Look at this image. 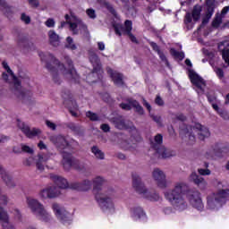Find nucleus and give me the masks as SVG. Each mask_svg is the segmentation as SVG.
<instances>
[{"mask_svg":"<svg viewBox=\"0 0 229 229\" xmlns=\"http://www.w3.org/2000/svg\"><path fill=\"white\" fill-rule=\"evenodd\" d=\"M46 125L47 128H49V130H52L53 131L56 130V124L49 120L46 121Z\"/></svg>","mask_w":229,"mask_h":229,"instance_id":"nucleus-49","label":"nucleus"},{"mask_svg":"<svg viewBox=\"0 0 229 229\" xmlns=\"http://www.w3.org/2000/svg\"><path fill=\"white\" fill-rule=\"evenodd\" d=\"M47 28H55V20L53 18H49L45 22Z\"/></svg>","mask_w":229,"mask_h":229,"instance_id":"nucleus-50","label":"nucleus"},{"mask_svg":"<svg viewBox=\"0 0 229 229\" xmlns=\"http://www.w3.org/2000/svg\"><path fill=\"white\" fill-rule=\"evenodd\" d=\"M47 160V159H46L43 155H38V159L36 161V167L38 171H44V164H46Z\"/></svg>","mask_w":229,"mask_h":229,"instance_id":"nucleus-35","label":"nucleus"},{"mask_svg":"<svg viewBox=\"0 0 229 229\" xmlns=\"http://www.w3.org/2000/svg\"><path fill=\"white\" fill-rule=\"evenodd\" d=\"M49 42L54 47H57L60 44V36L55 30L48 31Z\"/></svg>","mask_w":229,"mask_h":229,"instance_id":"nucleus-28","label":"nucleus"},{"mask_svg":"<svg viewBox=\"0 0 229 229\" xmlns=\"http://www.w3.org/2000/svg\"><path fill=\"white\" fill-rule=\"evenodd\" d=\"M186 191V196L192 207L202 212L205 206L201 200V193L197 190H187V185L183 182H179L171 191L165 193V198L169 200L175 210H185L187 208V201L183 199V194Z\"/></svg>","mask_w":229,"mask_h":229,"instance_id":"nucleus-1","label":"nucleus"},{"mask_svg":"<svg viewBox=\"0 0 229 229\" xmlns=\"http://www.w3.org/2000/svg\"><path fill=\"white\" fill-rule=\"evenodd\" d=\"M29 4H30V6H32L33 8H38V6L40 5V3L38 2V0H28Z\"/></svg>","mask_w":229,"mask_h":229,"instance_id":"nucleus-53","label":"nucleus"},{"mask_svg":"<svg viewBox=\"0 0 229 229\" xmlns=\"http://www.w3.org/2000/svg\"><path fill=\"white\" fill-rule=\"evenodd\" d=\"M214 72H216L218 80H223L225 78V71L222 68L215 67Z\"/></svg>","mask_w":229,"mask_h":229,"instance_id":"nucleus-45","label":"nucleus"},{"mask_svg":"<svg viewBox=\"0 0 229 229\" xmlns=\"http://www.w3.org/2000/svg\"><path fill=\"white\" fill-rule=\"evenodd\" d=\"M223 24V16H221L219 13H217L215 18L212 21L211 26L212 28H219Z\"/></svg>","mask_w":229,"mask_h":229,"instance_id":"nucleus-39","label":"nucleus"},{"mask_svg":"<svg viewBox=\"0 0 229 229\" xmlns=\"http://www.w3.org/2000/svg\"><path fill=\"white\" fill-rule=\"evenodd\" d=\"M0 176H2V180L4 182L5 185L9 188L15 187V182L11 175L8 174L5 169L0 165Z\"/></svg>","mask_w":229,"mask_h":229,"instance_id":"nucleus-23","label":"nucleus"},{"mask_svg":"<svg viewBox=\"0 0 229 229\" xmlns=\"http://www.w3.org/2000/svg\"><path fill=\"white\" fill-rule=\"evenodd\" d=\"M89 62L93 65L92 72L88 75L87 79L94 78L90 81L91 83H98L99 80L103 79V70L101 69V60L95 52H89Z\"/></svg>","mask_w":229,"mask_h":229,"instance_id":"nucleus-8","label":"nucleus"},{"mask_svg":"<svg viewBox=\"0 0 229 229\" xmlns=\"http://www.w3.org/2000/svg\"><path fill=\"white\" fill-rule=\"evenodd\" d=\"M0 221L2 223L3 229H15V227L10 224V217L8 216V213L1 206H0Z\"/></svg>","mask_w":229,"mask_h":229,"instance_id":"nucleus-19","label":"nucleus"},{"mask_svg":"<svg viewBox=\"0 0 229 229\" xmlns=\"http://www.w3.org/2000/svg\"><path fill=\"white\" fill-rule=\"evenodd\" d=\"M0 201H2V205H8V197L6 195L0 196Z\"/></svg>","mask_w":229,"mask_h":229,"instance_id":"nucleus-56","label":"nucleus"},{"mask_svg":"<svg viewBox=\"0 0 229 229\" xmlns=\"http://www.w3.org/2000/svg\"><path fill=\"white\" fill-rule=\"evenodd\" d=\"M206 6L208 12H213L216 10V0H206Z\"/></svg>","mask_w":229,"mask_h":229,"instance_id":"nucleus-44","label":"nucleus"},{"mask_svg":"<svg viewBox=\"0 0 229 229\" xmlns=\"http://www.w3.org/2000/svg\"><path fill=\"white\" fill-rule=\"evenodd\" d=\"M0 6L1 8H3L4 15H6V17H12V15H13V11H12V7L9 6L6 1L0 0Z\"/></svg>","mask_w":229,"mask_h":229,"instance_id":"nucleus-33","label":"nucleus"},{"mask_svg":"<svg viewBox=\"0 0 229 229\" xmlns=\"http://www.w3.org/2000/svg\"><path fill=\"white\" fill-rule=\"evenodd\" d=\"M52 210L57 219H59V221H61V223H63L64 225L71 221V218L69 217V212H67V210H65V208H64L60 204H52Z\"/></svg>","mask_w":229,"mask_h":229,"instance_id":"nucleus-14","label":"nucleus"},{"mask_svg":"<svg viewBox=\"0 0 229 229\" xmlns=\"http://www.w3.org/2000/svg\"><path fill=\"white\" fill-rule=\"evenodd\" d=\"M132 187L138 192V194H143L144 198L146 199H148V201H158L160 199V195L157 192H149L148 191V189H146V186L143 184L142 180L140 179V176L137 174V173H132Z\"/></svg>","mask_w":229,"mask_h":229,"instance_id":"nucleus-7","label":"nucleus"},{"mask_svg":"<svg viewBox=\"0 0 229 229\" xmlns=\"http://www.w3.org/2000/svg\"><path fill=\"white\" fill-rule=\"evenodd\" d=\"M229 12V6H225L222 11H221V14H219L221 17H225V15H226V13H228Z\"/></svg>","mask_w":229,"mask_h":229,"instance_id":"nucleus-59","label":"nucleus"},{"mask_svg":"<svg viewBox=\"0 0 229 229\" xmlns=\"http://www.w3.org/2000/svg\"><path fill=\"white\" fill-rule=\"evenodd\" d=\"M193 130H198V137L199 140H205L210 137V131L208 128L201 125V123H195Z\"/></svg>","mask_w":229,"mask_h":229,"instance_id":"nucleus-20","label":"nucleus"},{"mask_svg":"<svg viewBox=\"0 0 229 229\" xmlns=\"http://www.w3.org/2000/svg\"><path fill=\"white\" fill-rule=\"evenodd\" d=\"M66 42L67 44L65 45V47H67V49H71L72 51H75L76 45L74 44V40L72 39V38L67 37Z\"/></svg>","mask_w":229,"mask_h":229,"instance_id":"nucleus-42","label":"nucleus"},{"mask_svg":"<svg viewBox=\"0 0 229 229\" xmlns=\"http://www.w3.org/2000/svg\"><path fill=\"white\" fill-rule=\"evenodd\" d=\"M219 114L221 117H223V119H225V121L229 119L228 116V113H226V111H220Z\"/></svg>","mask_w":229,"mask_h":229,"instance_id":"nucleus-60","label":"nucleus"},{"mask_svg":"<svg viewBox=\"0 0 229 229\" xmlns=\"http://www.w3.org/2000/svg\"><path fill=\"white\" fill-rule=\"evenodd\" d=\"M100 129L104 133H108V131H110V125H108V123H102Z\"/></svg>","mask_w":229,"mask_h":229,"instance_id":"nucleus-51","label":"nucleus"},{"mask_svg":"<svg viewBox=\"0 0 229 229\" xmlns=\"http://www.w3.org/2000/svg\"><path fill=\"white\" fill-rule=\"evenodd\" d=\"M103 183H105V179L100 176H98L93 180V193L95 195V199L97 203H98L101 210L105 212V210L114 208V201L108 195L102 192Z\"/></svg>","mask_w":229,"mask_h":229,"instance_id":"nucleus-6","label":"nucleus"},{"mask_svg":"<svg viewBox=\"0 0 229 229\" xmlns=\"http://www.w3.org/2000/svg\"><path fill=\"white\" fill-rule=\"evenodd\" d=\"M228 199H229V189L220 190L215 195L214 199L210 197L208 198V206L209 207V208H215L216 203H219V205H225L226 201H228Z\"/></svg>","mask_w":229,"mask_h":229,"instance_id":"nucleus-12","label":"nucleus"},{"mask_svg":"<svg viewBox=\"0 0 229 229\" xmlns=\"http://www.w3.org/2000/svg\"><path fill=\"white\" fill-rule=\"evenodd\" d=\"M18 46H20V47H24V49L28 48V46H30V44H31V46H33V43H30V41H28V37L24 36V34L22 33H18Z\"/></svg>","mask_w":229,"mask_h":229,"instance_id":"nucleus-31","label":"nucleus"},{"mask_svg":"<svg viewBox=\"0 0 229 229\" xmlns=\"http://www.w3.org/2000/svg\"><path fill=\"white\" fill-rule=\"evenodd\" d=\"M190 181L192 182L195 185H198L199 189H205L207 187V181L196 172H192L190 175Z\"/></svg>","mask_w":229,"mask_h":229,"instance_id":"nucleus-21","label":"nucleus"},{"mask_svg":"<svg viewBox=\"0 0 229 229\" xmlns=\"http://www.w3.org/2000/svg\"><path fill=\"white\" fill-rule=\"evenodd\" d=\"M212 15H214V12H212V11H207L206 12V15L202 19V22L199 25V27L198 28V31H199V30H201V28H204L205 25L208 24L210 19H212Z\"/></svg>","mask_w":229,"mask_h":229,"instance_id":"nucleus-36","label":"nucleus"},{"mask_svg":"<svg viewBox=\"0 0 229 229\" xmlns=\"http://www.w3.org/2000/svg\"><path fill=\"white\" fill-rule=\"evenodd\" d=\"M155 103L158 106H164V100L162 99V98L160 96H157V98L155 99Z\"/></svg>","mask_w":229,"mask_h":229,"instance_id":"nucleus-52","label":"nucleus"},{"mask_svg":"<svg viewBox=\"0 0 229 229\" xmlns=\"http://www.w3.org/2000/svg\"><path fill=\"white\" fill-rule=\"evenodd\" d=\"M13 151L14 153H21V151H23V153H30V155L33 153V149L28 145H22L21 148H17V147H14L13 148Z\"/></svg>","mask_w":229,"mask_h":229,"instance_id":"nucleus-38","label":"nucleus"},{"mask_svg":"<svg viewBox=\"0 0 229 229\" xmlns=\"http://www.w3.org/2000/svg\"><path fill=\"white\" fill-rule=\"evenodd\" d=\"M225 44H226L225 41L219 42L217 44V49L221 53L223 60L227 64L229 67V48H223L225 47Z\"/></svg>","mask_w":229,"mask_h":229,"instance_id":"nucleus-26","label":"nucleus"},{"mask_svg":"<svg viewBox=\"0 0 229 229\" xmlns=\"http://www.w3.org/2000/svg\"><path fill=\"white\" fill-rule=\"evenodd\" d=\"M177 121H182V123H185L187 121V116H185L183 114H179L176 115Z\"/></svg>","mask_w":229,"mask_h":229,"instance_id":"nucleus-54","label":"nucleus"},{"mask_svg":"<svg viewBox=\"0 0 229 229\" xmlns=\"http://www.w3.org/2000/svg\"><path fill=\"white\" fill-rule=\"evenodd\" d=\"M154 140L156 143H152V148L154 146H157V148H161L160 145L162 142H164V136H162V134H157L154 138Z\"/></svg>","mask_w":229,"mask_h":229,"instance_id":"nucleus-43","label":"nucleus"},{"mask_svg":"<svg viewBox=\"0 0 229 229\" xmlns=\"http://www.w3.org/2000/svg\"><path fill=\"white\" fill-rule=\"evenodd\" d=\"M65 126H66V128L71 130V131L75 133V135H81V133H83V130L81 129V126H80L72 122L65 123Z\"/></svg>","mask_w":229,"mask_h":229,"instance_id":"nucleus-30","label":"nucleus"},{"mask_svg":"<svg viewBox=\"0 0 229 229\" xmlns=\"http://www.w3.org/2000/svg\"><path fill=\"white\" fill-rule=\"evenodd\" d=\"M103 100H104L106 103H110V101H112V98L110 97V94L105 93V94L103 95Z\"/></svg>","mask_w":229,"mask_h":229,"instance_id":"nucleus-57","label":"nucleus"},{"mask_svg":"<svg viewBox=\"0 0 229 229\" xmlns=\"http://www.w3.org/2000/svg\"><path fill=\"white\" fill-rule=\"evenodd\" d=\"M91 153L98 160H105V152H102L98 146L91 147Z\"/></svg>","mask_w":229,"mask_h":229,"instance_id":"nucleus-34","label":"nucleus"},{"mask_svg":"<svg viewBox=\"0 0 229 229\" xmlns=\"http://www.w3.org/2000/svg\"><path fill=\"white\" fill-rule=\"evenodd\" d=\"M111 121L118 130H128V124L126 123L124 116L119 115L113 117Z\"/></svg>","mask_w":229,"mask_h":229,"instance_id":"nucleus-24","label":"nucleus"},{"mask_svg":"<svg viewBox=\"0 0 229 229\" xmlns=\"http://www.w3.org/2000/svg\"><path fill=\"white\" fill-rule=\"evenodd\" d=\"M216 157H223V153H228V147H222L221 144L216 143L213 148Z\"/></svg>","mask_w":229,"mask_h":229,"instance_id":"nucleus-32","label":"nucleus"},{"mask_svg":"<svg viewBox=\"0 0 229 229\" xmlns=\"http://www.w3.org/2000/svg\"><path fill=\"white\" fill-rule=\"evenodd\" d=\"M170 55H172V56H174V58H176V59L181 60V61L185 58V53L179 52L174 48L170 49Z\"/></svg>","mask_w":229,"mask_h":229,"instance_id":"nucleus-40","label":"nucleus"},{"mask_svg":"<svg viewBox=\"0 0 229 229\" xmlns=\"http://www.w3.org/2000/svg\"><path fill=\"white\" fill-rule=\"evenodd\" d=\"M2 65L4 69L6 72H4L2 73V79L5 83H12L13 81L14 89H15V96H17L18 99L21 100V103L23 105H28L29 106H31V105H35V98H33V92L28 89H19L21 88V81L17 76H15V73H13V71L10 68L8 65V63L5 61H3Z\"/></svg>","mask_w":229,"mask_h":229,"instance_id":"nucleus-4","label":"nucleus"},{"mask_svg":"<svg viewBox=\"0 0 229 229\" xmlns=\"http://www.w3.org/2000/svg\"><path fill=\"white\" fill-rule=\"evenodd\" d=\"M51 140L63 157L64 169L65 171H69L71 167L80 169V160L72 157V153L65 151V149H71V144L65 137L63 135L53 136Z\"/></svg>","mask_w":229,"mask_h":229,"instance_id":"nucleus-5","label":"nucleus"},{"mask_svg":"<svg viewBox=\"0 0 229 229\" xmlns=\"http://www.w3.org/2000/svg\"><path fill=\"white\" fill-rule=\"evenodd\" d=\"M201 12H202L201 5H194L191 11V13H186L183 22L187 30H192V28H194V25H189V24L192 22V19L194 22H198V21H199V19L201 18Z\"/></svg>","mask_w":229,"mask_h":229,"instance_id":"nucleus-11","label":"nucleus"},{"mask_svg":"<svg viewBox=\"0 0 229 229\" xmlns=\"http://www.w3.org/2000/svg\"><path fill=\"white\" fill-rule=\"evenodd\" d=\"M149 46L152 47L153 51L157 53L161 62H165L166 67H171V64H169V60H167V57L165 56V54H164L160 50V47H158V45L154 41L149 42Z\"/></svg>","mask_w":229,"mask_h":229,"instance_id":"nucleus-22","label":"nucleus"},{"mask_svg":"<svg viewBox=\"0 0 229 229\" xmlns=\"http://www.w3.org/2000/svg\"><path fill=\"white\" fill-rule=\"evenodd\" d=\"M153 149H155L156 152L162 157V158H169L170 157H173V154L170 152V150L164 147L157 148V145H154Z\"/></svg>","mask_w":229,"mask_h":229,"instance_id":"nucleus-29","label":"nucleus"},{"mask_svg":"<svg viewBox=\"0 0 229 229\" xmlns=\"http://www.w3.org/2000/svg\"><path fill=\"white\" fill-rule=\"evenodd\" d=\"M50 178L56 186L42 190L40 191L41 198H58V196H60V189H72V191H79V192H85L89 191L90 187H92V182L89 180H84L82 182H72L69 184V182L62 176L51 174Z\"/></svg>","mask_w":229,"mask_h":229,"instance_id":"nucleus-3","label":"nucleus"},{"mask_svg":"<svg viewBox=\"0 0 229 229\" xmlns=\"http://www.w3.org/2000/svg\"><path fill=\"white\" fill-rule=\"evenodd\" d=\"M127 103H121L119 105L120 108H122V110H126L127 112H130V110H131V107L134 108V112L136 114H138V115H144L145 112H144V107H142V106H140V103H139V101H137L136 99L133 98H127L126 99Z\"/></svg>","mask_w":229,"mask_h":229,"instance_id":"nucleus-13","label":"nucleus"},{"mask_svg":"<svg viewBox=\"0 0 229 229\" xmlns=\"http://www.w3.org/2000/svg\"><path fill=\"white\" fill-rule=\"evenodd\" d=\"M86 13H87L88 17H89V19H96V17H97L96 11L92 8L87 9Z\"/></svg>","mask_w":229,"mask_h":229,"instance_id":"nucleus-46","label":"nucleus"},{"mask_svg":"<svg viewBox=\"0 0 229 229\" xmlns=\"http://www.w3.org/2000/svg\"><path fill=\"white\" fill-rule=\"evenodd\" d=\"M191 130H192V127L191 125H181L180 126V134L181 135H189L190 140H192L193 142L196 140V137L191 133Z\"/></svg>","mask_w":229,"mask_h":229,"instance_id":"nucleus-27","label":"nucleus"},{"mask_svg":"<svg viewBox=\"0 0 229 229\" xmlns=\"http://www.w3.org/2000/svg\"><path fill=\"white\" fill-rule=\"evenodd\" d=\"M143 106L147 108L148 112H151V105L144 98H143Z\"/></svg>","mask_w":229,"mask_h":229,"instance_id":"nucleus-58","label":"nucleus"},{"mask_svg":"<svg viewBox=\"0 0 229 229\" xmlns=\"http://www.w3.org/2000/svg\"><path fill=\"white\" fill-rule=\"evenodd\" d=\"M38 56L40 57L41 62H46V68L49 72H51L54 83L60 85L58 70L61 71L63 74H69L73 83H80V75L76 72V69H74V64L69 55L64 56V62L68 65V70L65 68V65L60 63V61L52 54H44V52H39Z\"/></svg>","mask_w":229,"mask_h":229,"instance_id":"nucleus-2","label":"nucleus"},{"mask_svg":"<svg viewBox=\"0 0 229 229\" xmlns=\"http://www.w3.org/2000/svg\"><path fill=\"white\" fill-rule=\"evenodd\" d=\"M189 78L192 85L197 87V89H199V90H202V92H205V89H203V87L207 85V82H205V80L201 78V76L198 75L196 72L190 70Z\"/></svg>","mask_w":229,"mask_h":229,"instance_id":"nucleus-17","label":"nucleus"},{"mask_svg":"<svg viewBox=\"0 0 229 229\" xmlns=\"http://www.w3.org/2000/svg\"><path fill=\"white\" fill-rule=\"evenodd\" d=\"M154 180L157 183V187L160 189H165L167 187V182L165 181V174L162 170L156 168L152 173Z\"/></svg>","mask_w":229,"mask_h":229,"instance_id":"nucleus-18","label":"nucleus"},{"mask_svg":"<svg viewBox=\"0 0 229 229\" xmlns=\"http://www.w3.org/2000/svg\"><path fill=\"white\" fill-rule=\"evenodd\" d=\"M98 47L99 51H105V43H103L102 41L98 42Z\"/></svg>","mask_w":229,"mask_h":229,"instance_id":"nucleus-63","label":"nucleus"},{"mask_svg":"<svg viewBox=\"0 0 229 229\" xmlns=\"http://www.w3.org/2000/svg\"><path fill=\"white\" fill-rule=\"evenodd\" d=\"M207 98H208V101L211 104L214 103V101H216V97L212 96V95H207Z\"/></svg>","mask_w":229,"mask_h":229,"instance_id":"nucleus-64","label":"nucleus"},{"mask_svg":"<svg viewBox=\"0 0 229 229\" xmlns=\"http://www.w3.org/2000/svg\"><path fill=\"white\" fill-rule=\"evenodd\" d=\"M21 20L25 22V24H30V22H31V18L28 15H26V13H21Z\"/></svg>","mask_w":229,"mask_h":229,"instance_id":"nucleus-48","label":"nucleus"},{"mask_svg":"<svg viewBox=\"0 0 229 229\" xmlns=\"http://www.w3.org/2000/svg\"><path fill=\"white\" fill-rule=\"evenodd\" d=\"M198 173H199V174H200V176H208V175H210L211 172L208 168H207V169L199 168V169H198Z\"/></svg>","mask_w":229,"mask_h":229,"instance_id":"nucleus-47","label":"nucleus"},{"mask_svg":"<svg viewBox=\"0 0 229 229\" xmlns=\"http://www.w3.org/2000/svg\"><path fill=\"white\" fill-rule=\"evenodd\" d=\"M133 216L137 217L138 219H144L146 217V212L142 208L138 207L133 208Z\"/></svg>","mask_w":229,"mask_h":229,"instance_id":"nucleus-37","label":"nucleus"},{"mask_svg":"<svg viewBox=\"0 0 229 229\" xmlns=\"http://www.w3.org/2000/svg\"><path fill=\"white\" fill-rule=\"evenodd\" d=\"M113 28L114 30L115 35H118V37H123V34L127 35L131 42H132L133 44H139L137 37H135V35L131 33V30H133V23L131 22V21L126 20L124 21V25L114 24L113 25Z\"/></svg>","mask_w":229,"mask_h":229,"instance_id":"nucleus-10","label":"nucleus"},{"mask_svg":"<svg viewBox=\"0 0 229 229\" xmlns=\"http://www.w3.org/2000/svg\"><path fill=\"white\" fill-rule=\"evenodd\" d=\"M68 24H70V28L72 31L78 28V23L76 22L68 21Z\"/></svg>","mask_w":229,"mask_h":229,"instance_id":"nucleus-62","label":"nucleus"},{"mask_svg":"<svg viewBox=\"0 0 229 229\" xmlns=\"http://www.w3.org/2000/svg\"><path fill=\"white\" fill-rule=\"evenodd\" d=\"M62 98L64 99V105H67V103H71L73 105V108L76 110L78 108V104H76V101L72 98V94L71 93V90L64 89L62 91Z\"/></svg>","mask_w":229,"mask_h":229,"instance_id":"nucleus-25","label":"nucleus"},{"mask_svg":"<svg viewBox=\"0 0 229 229\" xmlns=\"http://www.w3.org/2000/svg\"><path fill=\"white\" fill-rule=\"evenodd\" d=\"M38 148L39 149H47V146L46 144H44V141L40 140L38 143Z\"/></svg>","mask_w":229,"mask_h":229,"instance_id":"nucleus-61","label":"nucleus"},{"mask_svg":"<svg viewBox=\"0 0 229 229\" xmlns=\"http://www.w3.org/2000/svg\"><path fill=\"white\" fill-rule=\"evenodd\" d=\"M106 70L116 87H123L124 85V75L123 73L112 69L111 67H106Z\"/></svg>","mask_w":229,"mask_h":229,"instance_id":"nucleus-16","label":"nucleus"},{"mask_svg":"<svg viewBox=\"0 0 229 229\" xmlns=\"http://www.w3.org/2000/svg\"><path fill=\"white\" fill-rule=\"evenodd\" d=\"M31 164H33V157H28L23 161V165H27L28 167H30Z\"/></svg>","mask_w":229,"mask_h":229,"instance_id":"nucleus-55","label":"nucleus"},{"mask_svg":"<svg viewBox=\"0 0 229 229\" xmlns=\"http://www.w3.org/2000/svg\"><path fill=\"white\" fill-rule=\"evenodd\" d=\"M27 203L35 216L40 217L41 221L49 223L51 221V215L46 211L44 205L35 199L27 198Z\"/></svg>","mask_w":229,"mask_h":229,"instance_id":"nucleus-9","label":"nucleus"},{"mask_svg":"<svg viewBox=\"0 0 229 229\" xmlns=\"http://www.w3.org/2000/svg\"><path fill=\"white\" fill-rule=\"evenodd\" d=\"M86 117H88V119H89V121H92L93 123L96 121H101L99 115L92 111L86 112Z\"/></svg>","mask_w":229,"mask_h":229,"instance_id":"nucleus-41","label":"nucleus"},{"mask_svg":"<svg viewBox=\"0 0 229 229\" xmlns=\"http://www.w3.org/2000/svg\"><path fill=\"white\" fill-rule=\"evenodd\" d=\"M18 128L21 130L22 133L25 134L27 139H33L34 137H38L42 131L38 128H30L28 124L24 122L18 120Z\"/></svg>","mask_w":229,"mask_h":229,"instance_id":"nucleus-15","label":"nucleus"}]
</instances>
